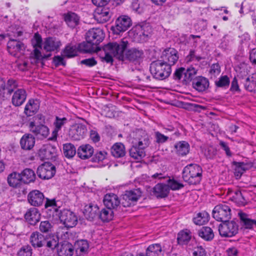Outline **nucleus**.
<instances>
[{"label":"nucleus","mask_w":256,"mask_h":256,"mask_svg":"<svg viewBox=\"0 0 256 256\" xmlns=\"http://www.w3.org/2000/svg\"><path fill=\"white\" fill-rule=\"evenodd\" d=\"M30 240L34 248H41L45 245V237L38 232H33L30 236Z\"/></svg>","instance_id":"bb28decb"},{"label":"nucleus","mask_w":256,"mask_h":256,"mask_svg":"<svg viewBox=\"0 0 256 256\" xmlns=\"http://www.w3.org/2000/svg\"><path fill=\"white\" fill-rule=\"evenodd\" d=\"M103 202L108 209H114L120 203L118 196L114 193L106 194L104 196Z\"/></svg>","instance_id":"aec40b11"},{"label":"nucleus","mask_w":256,"mask_h":256,"mask_svg":"<svg viewBox=\"0 0 256 256\" xmlns=\"http://www.w3.org/2000/svg\"><path fill=\"white\" fill-rule=\"evenodd\" d=\"M84 212L87 219L92 220L98 215L99 209L97 206L90 204L85 206Z\"/></svg>","instance_id":"72a5a7b5"},{"label":"nucleus","mask_w":256,"mask_h":256,"mask_svg":"<svg viewBox=\"0 0 256 256\" xmlns=\"http://www.w3.org/2000/svg\"><path fill=\"white\" fill-rule=\"evenodd\" d=\"M172 65L170 64L161 62V80L165 79L170 76L172 72L171 66Z\"/></svg>","instance_id":"8fccbe9b"},{"label":"nucleus","mask_w":256,"mask_h":256,"mask_svg":"<svg viewBox=\"0 0 256 256\" xmlns=\"http://www.w3.org/2000/svg\"><path fill=\"white\" fill-rule=\"evenodd\" d=\"M24 218L30 224L34 226L40 220V214L38 208H32L26 212Z\"/></svg>","instance_id":"412c9836"},{"label":"nucleus","mask_w":256,"mask_h":256,"mask_svg":"<svg viewBox=\"0 0 256 256\" xmlns=\"http://www.w3.org/2000/svg\"><path fill=\"white\" fill-rule=\"evenodd\" d=\"M199 236L206 241L210 242L214 238L213 230L209 226H202L198 231Z\"/></svg>","instance_id":"473e14b6"},{"label":"nucleus","mask_w":256,"mask_h":256,"mask_svg":"<svg viewBox=\"0 0 256 256\" xmlns=\"http://www.w3.org/2000/svg\"><path fill=\"white\" fill-rule=\"evenodd\" d=\"M30 132L40 138H46L49 134V129L44 124H36L35 122H30L29 124Z\"/></svg>","instance_id":"ddd939ff"},{"label":"nucleus","mask_w":256,"mask_h":256,"mask_svg":"<svg viewBox=\"0 0 256 256\" xmlns=\"http://www.w3.org/2000/svg\"><path fill=\"white\" fill-rule=\"evenodd\" d=\"M74 251L72 245L67 242L59 244L57 247V254L58 256H72Z\"/></svg>","instance_id":"a878e982"},{"label":"nucleus","mask_w":256,"mask_h":256,"mask_svg":"<svg viewBox=\"0 0 256 256\" xmlns=\"http://www.w3.org/2000/svg\"><path fill=\"white\" fill-rule=\"evenodd\" d=\"M42 44L44 50L50 52L58 50L60 47L61 43L58 39L49 37L45 39Z\"/></svg>","instance_id":"b1692460"},{"label":"nucleus","mask_w":256,"mask_h":256,"mask_svg":"<svg viewBox=\"0 0 256 256\" xmlns=\"http://www.w3.org/2000/svg\"><path fill=\"white\" fill-rule=\"evenodd\" d=\"M231 210L226 204L216 206L212 210L213 218L218 222H226L231 218Z\"/></svg>","instance_id":"39448f33"},{"label":"nucleus","mask_w":256,"mask_h":256,"mask_svg":"<svg viewBox=\"0 0 256 256\" xmlns=\"http://www.w3.org/2000/svg\"><path fill=\"white\" fill-rule=\"evenodd\" d=\"M150 72L154 78L156 79L160 78V62H153L150 66Z\"/></svg>","instance_id":"09e8293b"},{"label":"nucleus","mask_w":256,"mask_h":256,"mask_svg":"<svg viewBox=\"0 0 256 256\" xmlns=\"http://www.w3.org/2000/svg\"><path fill=\"white\" fill-rule=\"evenodd\" d=\"M170 188L168 184L161 183V198L168 196Z\"/></svg>","instance_id":"69168bd1"},{"label":"nucleus","mask_w":256,"mask_h":256,"mask_svg":"<svg viewBox=\"0 0 256 256\" xmlns=\"http://www.w3.org/2000/svg\"><path fill=\"white\" fill-rule=\"evenodd\" d=\"M28 202L33 206H39L42 205L44 200V194L38 190H34L28 195Z\"/></svg>","instance_id":"f3484780"},{"label":"nucleus","mask_w":256,"mask_h":256,"mask_svg":"<svg viewBox=\"0 0 256 256\" xmlns=\"http://www.w3.org/2000/svg\"><path fill=\"white\" fill-rule=\"evenodd\" d=\"M202 168L196 164L186 166L182 170V178L190 185L199 184L202 178Z\"/></svg>","instance_id":"7ed1b4c3"},{"label":"nucleus","mask_w":256,"mask_h":256,"mask_svg":"<svg viewBox=\"0 0 256 256\" xmlns=\"http://www.w3.org/2000/svg\"><path fill=\"white\" fill-rule=\"evenodd\" d=\"M196 70L194 68H188L187 69L185 68V72L182 80L183 83L187 84L190 82H192L197 77L196 76Z\"/></svg>","instance_id":"79ce46f5"},{"label":"nucleus","mask_w":256,"mask_h":256,"mask_svg":"<svg viewBox=\"0 0 256 256\" xmlns=\"http://www.w3.org/2000/svg\"><path fill=\"white\" fill-rule=\"evenodd\" d=\"M152 31V28L148 23L137 24L130 32L134 41L142 42L146 40Z\"/></svg>","instance_id":"20e7f679"},{"label":"nucleus","mask_w":256,"mask_h":256,"mask_svg":"<svg viewBox=\"0 0 256 256\" xmlns=\"http://www.w3.org/2000/svg\"><path fill=\"white\" fill-rule=\"evenodd\" d=\"M35 144V138L31 134H25L20 139V144L22 148L25 150L32 149Z\"/></svg>","instance_id":"7c9ffc66"},{"label":"nucleus","mask_w":256,"mask_h":256,"mask_svg":"<svg viewBox=\"0 0 256 256\" xmlns=\"http://www.w3.org/2000/svg\"><path fill=\"white\" fill-rule=\"evenodd\" d=\"M18 87L17 82L13 79H10L6 83L3 94H10L16 89Z\"/></svg>","instance_id":"de8ad7c7"},{"label":"nucleus","mask_w":256,"mask_h":256,"mask_svg":"<svg viewBox=\"0 0 256 256\" xmlns=\"http://www.w3.org/2000/svg\"><path fill=\"white\" fill-rule=\"evenodd\" d=\"M161 58L162 62L174 64L178 58V51L174 48H166L163 51Z\"/></svg>","instance_id":"2eb2a0df"},{"label":"nucleus","mask_w":256,"mask_h":256,"mask_svg":"<svg viewBox=\"0 0 256 256\" xmlns=\"http://www.w3.org/2000/svg\"><path fill=\"white\" fill-rule=\"evenodd\" d=\"M240 218V226L245 229H252L253 226L256 227V220H252L249 218V215L246 213L240 212L238 213Z\"/></svg>","instance_id":"4be33fe9"},{"label":"nucleus","mask_w":256,"mask_h":256,"mask_svg":"<svg viewBox=\"0 0 256 256\" xmlns=\"http://www.w3.org/2000/svg\"><path fill=\"white\" fill-rule=\"evenodd\" d=\"M132 144L130 155L136 160H140L145 156L144 149L150 144V137L145 130H138L134 134Z\"/></svg>","instance_id":"f257e3e1"},{"label":"nucleus","mask_w":256,"mask_h":256,"mask_svg":"<svg viewBox=\"0 0 256 256\" xmlns=\"http://www.w3.org/2000/svg\"><path fill=\"white\" fill-rule=\"evenodd\" d=\"M56 148L51 144L44 145L38 151V155L42 160L52 159L56 155Z\"/></svg>","instance_id":"a211bd4d"},{"label":"nucleus","mask_w":256,"mask_h":256,"mask_svg":"<svg viewBox=\"0 0 256 256\" xmlns=\"http://www.w3.org/2000/svg\"><path fill=\"white\" fill-rule=\"evenodd\" d=\"M59 218L62 222L67 228H73L78 223L76 214L68 209H64L60 213Z\"/></svg>","instance_id":"9d476101"},{"label":"nucleus","mask_w":256,"mask_h":256,"mask_svg":"<svg viewBox=\"0 0 256 256\" xmlns=\"http://www.w3.org/2000/svg\"><path fill=\"white\" fill-rule=\"evenodd\" d=\"M8 50L10 54L16 56L24 53L25 46L20 41L10 40L8 42Z\"/></svg>","instance_id":"4468645a"},{"label":"nucleus","mask_w":256,"mask_h":256,"mask_svg":"<svg viewBox=\"0 0 256 256\" xmlns=\"http://www.w3.org/2000/svg\"><path fill=\"white\" fill-rule=\"evenodd\" d=\"M42 39L40 36L38 34H34V39L32 40V44L34 48L33 52L31 54L30 60L32 63L36 64L42 60L43 58L48 57L50 54L42 55L40 49L42 48Z\"/></svg>","instance_id":"0eeeda50"},{"label":"nucleus","mask_w":256,"mask_h":256,"mask_svg":"<svg viewBox=\"0 0 256 256\" xmlns=\"http://www.w3.org/2000/svg\"><path fill=\"white\" fill-rule=\"evenodd\" d=\"M209 214L206 212H202L197 214L193 219L194 222L197 225H202L208 220Z\"/></svg>","instance_id":"a18cd8bd"},{"label":"nucleus","mask_w":256,"mask_h":256,"mask_svg":"<svg viewBox=\"0 0 256 256\" xmlns=\"http://www.w3.org/2000/svg\"><path fill=\"white\" fill-rule=\"evenodd\" d=\"M31 247L29 246H22L18 252V256H32Z\"/></svg>","instance_id":"052dcab7"},{"label":"nucleus","mask_w":256,"mask_h":256,"mask_svg":"<svg viewBox=\"0 0 256 256\" xmlns=\"http://www.w3.org/2000/svg\"><path fill=\"white\" fill-rule=\"evenodd\" d=\"M230 84V78L227 76H221L218 80L215 82L216 86L218 88H228Z\"/></svg>","instance_id":"6e6d98bb"},{"label":"nucleus","mask_w":256,"mask_h":256,"mask_svg":"<svg viewBox=\"0 0 256 256\" xmlns=\"http://www.w3.org/2000/svg\"><path fill=\"white\" fill-rule=\"evenodd\" d=\"M112 210L104 208L102 210L99 216L103 222H109L112 219L113 212Z\"/></svg>","instance_id":"5fc2aeb1"},{"label":"nucleus","mask_w":256,"mask_h":256,"mask_svg":"<svg viewBox=\"0 0 256 256\" xmlns=\"http://www.w3.org/2000/svg\"><path fill=\"white\" fill-rule=\"evenodd\" d=\"M218 231L222 237H232L238 233V226L234 220H228L219 224Z\"/></svg>","instance_id":"423d86ee"},{"label":"nucleus","mask_w":256,"mask_h":256,"mask_svg":"<svg viewBox=\"0 0 256 256\" xmlns=\"http://www.w3.org/2000/svg\"><path fill=\"white\" fill-rule=\"evenodd\" d=\"M76 54L77 50L76 46L70 44L66 46L63 51V56L68 58L75 56Z\"/></svg>","instance_id":"603ef678"},{"label":"nucleus","mask_w":256,"mask_h":256,"mask_svg":"<svg viewBox=\"0 0 256 256\" xmlns=\"http://www.w3.org/2000/svg\"><path fill=\"white\" fill-rule=\"evenodd\" d=\"M63 152L67 158H72L76 154V149L71 143L64 144H63Z\"/></svg>","instance_id":"c03bdc74"},{"label":"nucleus","mask_w":256,"mask_h":256,"mask_svg":"<svg viewBox=\"0 0 256 256\" xmlns=\"http://www.w3.org/2000/svg\"><path fill=\"white\" fill-rule=\"evenodd\" d=\"M184 68H178L174 72L173 75V78L175 80H180L182 78H184Z\"/></svg>","instance_id":"e2e57ef3"},{"label":"nucleus","mask_w":256,"mask_h":256,"mask_svg":"<svg viewBox=\"0 0 256 256\" xmlns=\"http://www.w3.org/2000/svg\"><path fill=\"white\" fill-rule=\"evenodd\" d=\"M53 230V224L48 220H44L40 222L39 230L42 233L50 232Z\"/></svg>","instance_id":"3c124183"},{"label":"nucleus","mask_w":256,"mask_h":256,"mask_svg":"<svg viewBox=\"0 0 256 256\" xmlns=\"http://www.w3.org/2000/svg\"><path fill=\"white\" fill-rule=\"evenodd\" d=\"M68 119L66 118H60L56 116L53 122L54 127L52 132V136L50 138L52 140H56L57 139L58 132L61 130L62 127L68 122Z\"/></svg>","instance_id":"5701e85b"},{"label":"nucleus","mask_w":256,"mask_h":256,"mask_svg":"<svg viewBox=\"0 0 256 256\" xmlns=\"http://www.w3.org/2000/svg\"><path fill=\"white\" fill-rule=\"evenodd\" d=\"M111 16L110 10L103 6H98L94 14V19L99 23H104L109 20Z\"/></svg>","instance_id":"6ab92c4d"},{"label":"nucleus","mask_w":256,"mask_h":256,"mask_svg":"<svg viewBox=\"0 0 256 256\" xmlns=\"http://www.w3.org/2000/svg\"><path fill=\"white\" fill-rule=\"evenodd\" d=\"M132 24V20L129 16H121L116 20L115 24L112 26L111 30L114 34H119L128 30Z\"/></svg>","instance_id":"1a4fd4ad"},{"label":"nucleus","mask_w":256,"mask_h":256,"mask_svg":"<svg viewBox=\"0 0 256 256\" xmlns=\"http://www.w3.org/2000/svg\"><path fill=\"white\" fill-rule=\"evenodd\" d=\"M192 87L200 92L206 90L209 86L208 80L202 76L196 77L192 83Z\"/></svg>","instance_id":"393cba45"},{"label":"nucleus","mask_w":256,"mask_h":256,"mask_svg":"<svg viewBox=\"0 0 256 256\" xmlns=\"http://www.w3.org/2000/svg\"><path fill=\"white\" fill-rule=\"evenodd\" d=\"M78 248L80 252H88L89 248V244L86 240H81L77 242Z\"/></svg>","instance_id":"bf43d9fd"},{"label":"nucleus","mask_w":256,"mask_h":256,"mask_svg":"<svg viewBox=\"0 0 256 256\" xmlns=\"http://www.w3.org/2000/svg\"><path fill=\"white\" fill-rule=\"evenodd\" d=\"M160 244H158L150 245L146 250L147 256H160Z\"/></svg>","instance_id":"864d4df0"},{"label":"nucleus","mask_w":256,"mask_h":256,"mask_svg":"<svg viewBox=\"0 0 256 256\" xmlns=\"http://www.w3.org/2000/svg\"><path fill=\"white\" fill-rule=\"evenodd\" d=\"M94 154L93 148L88 144L80 146L78 150V155L82 159L86 160L91 157Z\"/></svg>","instance_id":"2f4dec72"},{"label":"nucleus","mask_w":256,"mask_h":256,"mask_svg":"<svg viewBox=\"0 0 256 256\" xmlns=\"http://www.w3.org/2000/svg\"><path fill=\"white\" fill-rule=\"evenodd\" d=\"M111 153L114 157L116 158L124 156L126 154L124 145L120 142L115 144L111 148Z\"/></svg>","instance_id":"ea45409f"},{"label":"nucleus","mask_w":256,"mask_h":256,"mask_svg":"<svg viewBox=\"0 0 256 256\" xmlns=\"http://www.w3.org/2000/svg\"><path fill=\"white\" fill-rule=\"evenodd\" d=\"M80 64L88 67H92L96 65L97 62L94 58H91L82 60L80 62Z\"/></svg>","instance_id":"0e129e2a"},{"label":"nucleus","mask_w":256,"mask_h":256,"mask_svg":"<svg viewBox=\"0 0 256 256\" xmlns=\"http://www.w3.org/2000/svg\"><path fill=\"white\" fill-rule=\"evenodd\" d=\"M65 21L70 28H74L78 24L79 18L76 14L74 12L68 13L65 16Z\"/></svg>","instance_id":"37998d69"},{"label":"nucleus","mask_w":256,"mask_h":256,"mask_svg":"<svg viewBox=\"0 0 256 256\" xmlns=\"http://www.w3.org/2000/svg\"><path fill=\"white\" fill-rule=\"evenodd\" d=\"M220 64L218 63H216L212 65L209 72L212 76L215 77L220 74Z\"/></svg>","instance_id":"680f3d73"},{"label":"nucleus","mask_w":256,"mask_h":256,"mask_svg":"<svg viewBox=\"0 0 256 256\" xmlns=\"http://www.w3.org/2000/svg\"><path fill=\"white\" fill-rule=\"evenodd\" d=\"M126 58L132 62H138L144 57L142 50L136 48L128 50L126 54Z\"/></svg>","instance_id":"cd10ccee"},{"label":"nucleus","mask_w":256,"mask_h":256,"mask_svg":"<svg viewBox=\"0 0 256 256\" xmlns=\"http://www.w3.org/2000/svg\"><path fill=\"white\" fill-rule=\"evenodd\" d=\"M26 98V92L24 89H18L14 94L12 97V104L16 106H21Z\"/></svg>","instance_id":"c85d7f7f"},{"label":"nucleus","mask_w":256,"mask_h":256,"mask_svg":"<svg viewBox=\"0 0 256 256\" xmlns=\"http://www.w3.org/2000/svg\"><path fill=\"white\" fill-rule=\"evenodd\" d=\"M142 194V192L140 188L126 190L123 195L122 204L124 207L135 204Z\"/></svg>","instance_id":"6e6552de"},{"label":"nucleus","mask_w":256,"mask_h":256,"mask_svg":"<svg viewBox=\"0 0 256 256\" xmlns=\"http://www.w3.org/2000/svg\"><path fill=\"white\" fill-rule=\"evenodd\" d=\"M39 108L40 103L37 100H30L25 106L24 112L28 116H32L38 112Z\"/></svg>","instance_id":"c756f323"},{"label":"nucleus","mask_w":256,"mask_h":256,"mask_svg":"<svg viewBox=\"0 0 256 256\" xmlns=\"http://www.w3.org/2000/svg\"><path fill=\"white\" fill-rule=\"evenodd\" d=\"M242 164L245 171L252 168H256V160H254L252 162H242Z\"/></svg>","instance_id":"774afa93"},{"label":"nucleus","mask_w":256,"mask_h":256,"mask_svg":"<svg viewBox=\"0 0 256 256\" xmlns=\"http://www.w3.org/2000/svg\"><path fill=\"white\" fill-rule=\"evenodd\" d=\"M245 192H243L238 190H236L232 192V196L231 200L236 202L238 206H244L246 203V201L244 198V194Z\"/></svg>","instance_id":"e433bc0d"},{"label":"nucleus","mask_w":256,"mask_h":256,"mask_svg":"<svg viewBox=\"0 0 256 256\" xmlns=\"http://www.w3.org/2000/svg\"><path fill=\"white\" fill-rule=\"evenodd\" d=\"M232 164L235 166L234 174L236 177H240L242 174L246 171L244 170L242 162H237L234 161Z\"/></svg>","instance_id":"13d9d810"},{"label":"nucleus","mask_w":256,"mask_h":256,"mask_svg":"<svg viewBox=\"0 0 256 256\" xmlns=\"http://www.w3.org/2000/svg\"><path fill=\"white\" fill-rule=\"evenodd\" d=\"M177 154L179 156H186L190 151V145L186 141H180L174 145Z\"/></svg>","instance_id":"f704fd0d"},{"label":"nucleus","mask_w":256,"mask_h":256,"mask_svg":"<svg viewBox=\"0 0 256 256\" xmlns=\"http://www.w3.org/2000/svg\"><path fill=\"white\" fill-rule=\"evenodd\" d=\"M192 238L191 232L190 230L186 229L181 230L178 235L177 240L179 244L186 245Z\"/></svg>","instance_id":"c9c22d12"},{"label":"nucleus","mask_w":256,"mask_h":256,"mask_svg":"<svg viewBox=\"0 0 256 256\" xmlns=\"http://www.w3.org/2000/svg\"><path fill=\"white\" fill-rule=\"evenodd\" d=\"M80 50L85 52H90L95 50L96 45L92 42L86 40L79 44Z\"/></svg>","instance_id":"49530a36"},{"label":"nucleus","mask_w":256,"mask_h":256,"mask_svg":"<svg viewBox=\"0 0 256 256\" xmlns=\"http://www.w3.org/2000/svg\"><path fill=\"white\" fill-rule=\"evenodd\" d=\"M36 173L40 178L48 180L54 176L56 167L52 164L46 162L38 168Z\"/></svg>","instance_id":"9b49d317"},{"label":"nucleus","mask_w":256,"mask_h":256,"mask_svg":"<svg viewBox=\"0 0 256 256\" xmlns=\"http://www.w3.org/2000/svg\"><path fill=\"white\" fill-rule=\"evenodd\" d=\"M21 182H22V180L20 174L13 172L10 174L8 177V182L9 185L12 187L18 186Z\"/></svg>","instance_id":"a19ab883"},{"label":"nucleus","mask_w":256,"mask_h":256,"mask_svg":"<svg viewBox=\"0 0 256 256\" xmlns=\"http://www.w3.org/2000/svg\"><path fill=\"white\" fill-rule=\"evenodd\" d=\"M128 42L123 39L120 43L110 42L104 46L102 50H100V58L102 61L107 63L113 62V57H116L120 60L124 58V52L127 47Z\"/></svg>","instance_id":"f03ea898"},{"label":"nucleus","mask_w":256,"mask_h":256,"mask_svg":"<svg viewBox=\"0 0 256 256\" xmlns=\"http://www.w3.org/2000/svg\"><path fill=\"white\" fill-rule=\"evenodd\" d=\"M86 132V126L79 124L71 127L69 130V136L74 140H80L84 138Z\"/></svg>","instance_id":"f8f14e48"},{"label":"nucleus","mask_w":256,"mask_h":256,"mask_svg":"<svg viewBox=\"0 0 256 256\" xmlns=\"http://www.w3.org/2000/svg\"><path fill=\"white\" fill-rule=\"evenodd\" d=\"M244 88L250 92H256V74L248 76L244 82Z\"/></svg>","instance_id":"4c0bfd02"},{"label":"nucleus","mask_w":256,"mask_h":256,"mask_svg":"<svg viewBox=\"0 0 256 256\" xmlns=\"http://www.w3.org/2000/svg\"><path fill=\"white\" fill-rule=\"evenodd\" d=\"M104 38L103 32L100 28H92L86 33V40L92 42L96 46L103 40Z\"/></svg>","instance_id":"dca6fc26"},{"label":"nucleus","mask_w":256,"mask_h":256,"mask_svg":"<svg viewBox=\"0 0 256 256\" xmlns=\"http://www.w3.org/2000/svg\"><path fill=\"white\" fill-rule=\"evenodd\" d=\"M194 256H207L206 252L202 246H197L193 252Z\"/></svg>","instance_id":"338daca9"},{"label":"nucleus","mask_w":256,"mask_h":256,"mask_svg":"<svg viewBox=\"0 0 256 256\" xmlns=\"http://www.w3.org/2000/svg\"><path fill=\"white\" fill-rule=\"evenodd\" d=\"M22 180L25 184L34 182L36 180V174L33 170L26 168L21 172Z\"/></svg>","instance_id":"58836bf2"},{"label":"nucleus","mask_w":256,"mask_h":256,"mask_svg":"<svg viewBox=\"0 0 256 256\" xmlns=\"http://www.w3.org/2000/svg\"><path fill=\"white\" fill-rule=\"evenodd\" d=\"M167 182L170 190H179L184 187V185L182 183L178 182L174 178L171 179L169 178Z\"/></svg>","instance_id":"4d7b16f0"}]
</instances>
